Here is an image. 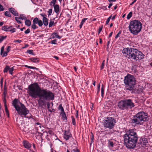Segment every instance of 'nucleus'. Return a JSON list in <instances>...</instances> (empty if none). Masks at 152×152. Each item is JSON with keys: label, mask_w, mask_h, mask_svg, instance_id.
Here are the masks:
<instances>
[{"label": "nucleus", "mask_w": 152, "mask_h": 152, "mask_svg": "<svg viewBox=\"0 0 152 152\" xmlns=\"http://www.w3.org/2000/svg\"><path fill=\"white\" fill-rule=\"evenodd\" d=\"M29 96L33 98L38 97L37 102L39 106L42 107L47 105L50 107V104L47 101L53 100L54 95L50 91L46 89H41L37 83L29 85L27 91Z\"/></svg>", "instance_id": "f257e3e1"}, {"label": "nucleus", "mask_w": 152, "mask_h": 152, "mask_svg": "<svg viewBox=\"0 0 152 152\" xmlns=\"http://www.w3.org/2000/svg\"><path fill=\"white\" fill-rule=\"evenodd\" d=\"M124 141L126 147L128 148H133L137 141L138 136L135 129H130L126 132L124 136Z\"/></svg>", "instance_id": "f03ea898"}, {"label": "nucleus", "mask_w": 152, "mask_h": 152, "mask_svg": "<svg viewBox=\"0 0 152 152\" xmlns=\"http://www.w3.org/2000/svg\"><path fill=\"white\" fill-rule=\"evenodd\" d=\"M12 104L18 114L21 117L24 116L26 117V116L29 113V111L26 107L24 104L16 99H15L12 101Z\"/></svg>", "instance_id": "7ed1b4c3"}, {"label": "nucleus", "mask_w": 152, "mask_h": 152, "mask_svg": "<svg viewBox=\"0 0 152 152\" xmlns=\"http://www.w3.org/2000/svg\"><path fill=\"white\" fill-rule=\"evenodd\" d=\"M142 24L138 20H134L130 23L129 28L131 33L134 35H137L141 31Z\"/></svg>", "instance_id": "20e7f679"}, {"label": "nucleus", "mask_w": 152, "mask_h": 152, "mask_svg": "<svg viewBox=\"0 0 152 152\" xmlns=\"http://www.w3.org/2000/svg\"><path fill=\"white\" fill-rule=\"evenodd\" d=\"M117 106L121 110H128L134 107L135 105L132 99H125L121 100L118 102Z\"/></svg>", "instance_id": "39448f33"}, {"label": "nucleus", "mask_w": 152, "mask_h": 152, "mask_svg": "<svg viewBox=\"0 0 152 152\" xmlns=\"http://www.w3.org/2000/svg\"><path fill=\"white\" fill-rule=\"evenodd\" d=\"M136 82L135 79L133 75H128L125 77L124 83L126 88L127 90H133L136 84Z\"/></svg>", "instance_id": "423d86ee"}, {"label": "nucleus", "mask_w": 152, "mask_h": 152, "mask_svg": "<svg viewBox=\"0 0 152 152\" xmlns=\"http://www.w3.org/2000/svg\"><path fill=\"white\" fill-rule=\"evenodd\" d=\"M147 114L144 112H140L134 116L132 123L136 124H141L142 122L148 120Z\"/></svg>", "instance_id": "0eeeda50"}, {"label": "nucleus", "mask_w": 152, "mask_h": 152, "mask_svg": "<svg viewBox=\"0 0 152 152\" xmlns=\"http://www.w3.org/2000/svg\"><path fill=\"white\" fill-rule=\"evenodd\" d=\"M128 57L129 59L137 61L143 58L144 55L141 52L136 49L133 48L131 54Z\"/></svg>", "instance_id": "6e6552de"}, {"label": "nucleus", "mask_w": 152, "mask_h": 152, "mask_svg": "<svg viewBox=\"0 0 152 152\" xmlns=\"http://www.w3.org/2000/svg\"><path fill=\"white\" fill-rule=\"evenodd\" d=\"M116 122L114 118L109 117L106 118V119L104 120V126L105 128L111 129L114 127Z\"/></svg>", "instance_id": "1a4fd4ad"}, {"label": "nucleus", "mask_w": 152, "mask_h": 152, "mask_svg": "<svg viewBox=\"0 0 152 152\" xmlns=\"http://www.w3.org/2000/svg\"><path fill=\"white\" fill-rule=\"evenodd\" d=\"M133 48H124L122 51V52L124 54H125L126 55L125 56L126 57L129 56V55L131 54Z\"/></svg>", "instance_id": "9d476101"}, {"label": "nucleus", "mask_w": 152, "mask_h": 152, "mask_svg": "<svg viewBox=\"0 0 152 152\" xmlns=\"http://www.w3.org/2000/svg\"><path fill=\"white\" fill-rule=\"evenodd\" d=\"M147 143V140L146 138H141L140 140L138 142L142 147H145L146 146Z\"/></svg>", "instance_id": "9b49d317"}, {"label": "nucleus", "mask_w": 152, "mask_h": 152, "mask_svg": "<svg viewBox=\"0 0 152 152\" xmlns=\"http://www.w3.org/2000/svg\"><path fill=\"white\" fill-rule=\"evenodd\" d=\"M72 134L69 131L65 130L64 134V138L66 140L69 139V138L72 137Z\"/></svg>", "instance_id": "f8f14e48"}, {"label": "nucleus", "mask_w": 152, "mask_h": 152, "mask_svg": "<svg viewBox=\"0 0 152 152\" xmlns=\"http://www.w3.org/2000/svg\"><path fill=\"white\" fill-rule=\"evenodd\" d=\"M23 144L24 147L28 149H30L31 145L27 141L24 140L23 142Z\"/></svg>", "instance_id": "ddd939ff"}, {"label": "nucleus", "mask_w": 152, "mask_h": 152, "mask_svg": "<svg viewBox=\"0 0 152 152\" xmlns=\"http://www.w3.org/2000/svg\"><path fill=\"white\" fill-rule=\"evenodd\" d=\"M9 10L15 16H18V13L13 8H9Z\"/></svg>", "instance_id": "4468645a"}, {"label": "nucleus", "mask_w": 152, "mask_h": 152, "mask_svg": "<svg viewBox=\"0 0 152 152\" xmlns=\"http://www.w3.org/2000/svg\"><path fill=\"white\" fill-rule=\"evenodd\" d=\"M12 26H4L2 28V29L5 31H11V28Z\"/></svg>", "instance_id": "2eb2a0df"}, {"label": "nucleus", "mask_w": 152, "mask_h": 152, "mask_svg": "<svg viewBox=\"0 0 152 152\" xmlns=\"http://www.w3.org/2000/svg\"><path fill=\"white\" fill-rule=\"evenodd\" d=\"M54 9L55 12L57 14H58L59 12L60 8L58 4H56L54 6Z\"/></svg>", "instance_id": "dca6fc26"}, {"label": "nucleus", "mask_w": 152, "mask_h": 152, "mask_svg": "<svg viewBox=\"0 0 152 152\" xmlns=\"http://www.w3.org/2000/svg\"><path fill=\"white\" fill-rule=\"evenodd\" d=\"M108 145L109 147H113L114 146V144L115 143V141H113L111 139L108 140Z\"/></svg>", "instance_id": "f3484780"}, {"label": "nucleus", "mask_w": 152, "mask_h": 152, "mask_svg": "<svg viewBox=\"0 0 152 152\" xmlns=\"http://www.w3.org/2000/svg\"><path fill=\"white\" fill-rule=\"evenodd\" d=\"M42 20L43 23L45 26H47L48 24V19L46 17L43 18Z\"/></svg>", "instance_id": "a211bd4d"}, {"label": "nucleus", "mask_w": 152, "mask_h": 152, "mask_svg": "<svg viewBox=\"0 0 152 152\" xmlns=\"http://www.w3.org/2000/svg\"><path fill=\"white\" fill-rule=\"evenodd\" d=\"M4 103V106L5 107V111L6 112V114L7 115L8 117H9V114L8 110L7 109V106L6 104V101H5V100H4V101H3Z\"/></svg>", "instance_id": "6ab92c4d"}, {"label": "nucleus", "mask_w": 152, "mask_h": 152, "mask_svg": "<svg viewBox=\"0 0 152 152\" xmlns=\"http://www.w3.org/2000/svg\"><path fill=\"white\" fill-rule=\"evenodd\" d=\"M29 60L31 61L36 63L39 61V59L38 58H29Z\"/></svg>", "instance_id": "aec40b11"}, {"label": "nucleus", "mask_w": 152, "mask_h": 152, "mask_svg": "<svg viewBox=\"0 0 152 152\" xmlns=\"http://www.w3.org/2000/svg\"><path fill=\"white\" fill-rule=\"evenodd\" d=\"M60 115H61L62 119L63 120H66L67 119V117L65 112L61 113Z\"/></svg>", "instance_id": "412c9836"}, {"label": "nucleus", "mask_w": 152, "mask_h": 152, "mask_svg": "<svg viewBox=\"0 0 152 152\" xmlns=\"http://www.w3.org/2000/svg\"><path fill=\"white\" fill-rule=\"evenodd\" d=\"M87 19L88 18H84L82 20L81 22L79 25V27L80 28H82L83 24Z\"/></svg>", "instance_id": "4be33fe9"}, {"label": "nucleus", "mask_w": 152, "mask_h": 152, "mask_svg": "<svg viewBox=\"0 0 152 152\" xmlns=\"http://www.w3.org/2000/svg\"><path fill=\"white\" fill-rule=\"evenodd\" d=\"M31 22L30 20H27L26 19V20L25 21V24L26 26H31Z\"/></svg>", "instance_id": "5701e85b"}, {"label": "nucleus", "mask_w": 152, "mask_h": 152, "mask_svg": "<svg viewBox=\"0 0 152 152\" xmlns=\"http://www.w3.org/2000/svg\"><path fill=\"white\" fill-rule=\"evenodd\" d=\"M20 19L22 20H26V17L25 16L24 14H20L19 16L18 17Z\"/></svg>", "instance_id": "b1692460"}, {"label": "nucleus", "mask_w": 152, "mask_h": 152, "mask_svg": "<svg viewBox=\"0 0 152 152\" xmlns=\"http://www.w3.org/2000/svg\"><path fill=\"white\" fill-rule=\"evenodd\" d=\"M56 0H52L50 3V6H53L55 5V4L56 2Z\"/></svg>", "instance_id": "393cba45"}, {"label": "nucleus", "mask_w": 152, "mask_h": 152, "mask_svg": "<svg viewBox=\"0 0 152 152\" xmlns=\"http://www.w3.org/2000/svg\"><path fill=\"white\" fill-rule=\"evenodd\" d=\"M54 24H55V23H54V21L53 20H51L49 24V27H51L53 26L54 25Z\"/></svg>", "instance_id": "a878e982"}, {"label": "nucleus", "mask_w": 152, "mask_h": 152, "mask_svg": "<svg viewBox=\"0 0 152 152\" xmlns=\"http://www.w3.org/2000/svg\"><path fill=\"white\" fill-rule=\"evenodd\" d=\"M39 20L38 18H35L33 20V23L35 24H37Z\"/></svg>", "instance_id": "bb28decb"}, {"label": "nucleus", "mask_w": 152, "mask_h": 152, "mask_svg": "<svg viewBox=\"0 0 152 152\" xmlns=\"http://www.w3.org/2000/svg\"><path fill=\"white\" fill-rule=\"evenodd\" d=\"M58 109L59 110H61V113L64 112V109L61 104L59 105Z\"/></svg>", "instance_id": "cd10ccee"}, {"label": "nucleus", "mask_w": 152, "mask_h": 152, "mask_svg": "<svg viewBox=\"0 0 152 152\" xmlns=\"http://www.w3.org/2000/svg\"><path fill=\"white\" fill-rule=\"evenodd\" d=\"M7 91H4V92H3V101H4V100H5V101H6V95L7 94Z\"/></svg>", "instance_id": "c85d7f7f"}, {"label": "nucleus", "mask_w": 152, "mask_h": 152, "mask_svg": "<svg viewBox=\"0 0 152 152\" xmlns=\"http://www.w3.org/2000/svg\"><path fill=\"white\" fill-rule=\"evenodd\" d=\"M4 15L5 16L9 17H11V15L10 14V12L8 11H6L5 12Z\"/></svg>", "instance_id": "c756f323"}, {"label": "nucleus", "mask_w": 152, "mask_h": 152, "mask_svg": "<svg viewBox=\"0 0 152 152\" xmlns=\"http://www.w3.org/2000/svg\"><path fill=\"white\" fill-rule=\"evenodd\" d=\"M9 69H10L9 66H7L4 69V70L3 71L5 73L7 72Z\"/></svg>", "instance_id": "7c9ffc66"}, {"label": "nucleus", "mask_w": 152, "mask_h": 152, "mask_svg": "<svg viewBox=\"0 0 152 152\" xmlns=\"http://www.w3.org/2000/svg\"><path fill=\"white\" fill-rule=\"evenodd\" d=\"M132 12H130L127 15V18L128 19H129L132 16Z\"/></svg>", "instance_id": "2f4dec72"}, {"label": "nucleus", "mask_w": 152, "mask_h": 152, "mask_svg": "<svg viewBox=\"0 0 152 152\" xmlns=\"http://www.w3.org/2000/svg\"><path fill=\"white\" fill-rule=\"evenodd\" d=\"M7 37V36H1L0 38V43L4 39Z\"/></svg>", "instance_id": "473e14b6"}, {"label": "nucleus", "mask_w": 152, "mask_h": 152, "mask_svg": "<svg viewBox=\"0 0 152 152\" xmlns=\"http://www.w3.org/2000/svg\"><path fill=\"white\" fill-rule=\"evenodd\" d=\"M72 119V122L73 125H75L76 124L75 120V118L73 117V116L71 117Z\"/></svg>", "instance_id": "72a5a7b5"}, {"label": "nucleus", "mask_w": 152, "mask_h": 152, "mask_svg": "<svg viewBox=\"0 0 152 152\" xmlns=\"http://www.w3.org/2000/svg\"><path fill=\"white\" fill-rule=\"evenodd\" d=\"M48 16H49L50 15H51L52 12V9H49L48 11Z\"/></svg>", "instance_id": "f704fd0d"}, {"label": "nucleus", "mask_w": 152, "mask_h": 152, "mask_svg": "<svg viewBox=\"0 0 152 152\" xmlns=\"http://www.w3.org/2000/svg\"><path fill=\"white\" fill-rule=\"evenodd\" d=\"M27 52L28 53L34 55V53H33V50H29L27 51Z\"/></svg>", "instance_id": "c9c22d12"}, {"label": "nucleus", "mask_w": 152, "mask_h": 152, "mask_svg": "<svg viewBox=\"0 0 152 152\" xmlns=\"http://www.w3.org/2000/svg\"><path fill=\"white\" fill-rule=\"evenodd\" d=\"M53 33H54V36H55V37L59 39H60L61 38V37L59 36L58 35L57 33H55V32H54Z\"/></svg>", "instance_id": "e433bc0d"}, {"label": "nucleus", "mask_w": 152, "mask_h": 152, "mask_svg": "<svg viewBox=\"0 0 152 152\" xmlns=\"http://www.w3.org/2000/svg\"><path fill=\"white\" fill-rule=\"evenodd\" d=\"M14 70V69L13 68V67H12L11 68H10V69H9V72L10 73L11 75H12V72Z\"/></svg>", "instance_id": "4c0bfd02"}, {"label": "nucleus", "mask_w": 152, "mask_h": 152, "mask_svg": "<svg viewBox=\"0 0 152 152\" xmlns=\"http://www.w3.org/2000/svg\"><path fill=\"white\" fill-rule=\"evenodd\" d=\"M15 20L17 21V22L18 23L21 24L22 23V22H21L19 20L20 19L18 17H15Z\"/></svg>", "instance_id": "58836bf2"}, {"label": "nucleus", "mask_w": 152, "mask_h": 152, "mask_svg": "<svg viewBox=\"0 0 152 152\" xmlns=\"http://www.w3.org/2000/svg\"><path fill=\"white\" fill-rule=\"evenodd\" d=\"M71 152H79L77 148L72 149L71 151Z\"/></svg>", "instance_id": "ea45409f"}, {"label": "nucleus", "mask_w": 152, "mask_h": 152, "mask_svg": "<svg viewBox=\"0 0 152 152\" xmlns=\"http://www.w3.org/2000/svg\"><path fill=\"white\" fill-rule=\"evenodd\" d=\"M37 23L39 26H41L43 25V23L41 20H39Z\"/></svg>", "instance_id": "a19ab883"}, {"label": "nucleus", "mask_w": 152, "mask_h": 152, "mask_svg": "<svg viewBox=\"0 0 152 152\" xmlns=\"http://www.w3.org/2000/svg\"><path fill=\"white\" fill-rule=\"evenodd\" d=\"M104 61H105V60H104L103 61V62L102 64V65L101 66V67H100V69L101 70L102 69L104 68Z\"/></svg>", "instance_id": "79ce46f5"}, {"label": "nucleus", "mask_w": 152, "mask_h": 152, "mask_svg": "<svg viewBox=\"0 0 152 152\" xmlns=\"http://www.w3.org/2000/svg\"><path fill=\"white\" fill-rule=\"evenodd\" d=\"M111 17H112V15L110 16L107 19L106 21V24H108L111 18Z\"/></svg>", "instance_id": "37998d69"}, {"label": "nucleus", "mask_w": 152, "mask_h": 152, "mask_svg": "<svg viewBox=\"0 0 152 152\" xmlns=\"http://www.w3.org/2000/svg\"><path fill=\"white\" fill-rule=\"evenodd\" d=\"M31 28L33 29H35L37 28L38 27L36 26L35 24H33L31 26Z\"/></svg>", "instance_id": "c03bdc74"}, {"label": "nucleus", "mask_w": 152, "mask_h": 152, "mask_svg": "<svg viewBox=\"0 0 152 152\" xmlns=\"http://www.w3.org/2000/svg\"><path fill=\"white\" fill-rule=\"evenodd\" d=\"M57 42V39H55L51 41V43L52 44H56Z\"/></svg>", "instance_id": "a18cd8bd"}, {"label": "nucleus", "mask_w": 152, "mask_h": 152, "mask_svg": "<svg viewBox=\"0 0 152 152\" xmlns=\"http://www.w3.org/2000/svg\"><path fill=\"white\" fill-rule=\"evenodd\" d=\"M121 33V31H119L118 33L116 35L115 37V39H117L119 36L120 34Z\"/></svg>", "instance_id": "49530a36"}, {"label": "nucleus", "mask_w": 152, "mask_h": 152, "mask_svg": "<svg viewBox=\"0 0 152 152\" xmlns=\"http://www.w3.org/2000/svg\"><path fill=\"white\" fill-rule=\"evenodd\" d=\"M4 46H2L1 48V49L0 54H1V55H2L3 53L4 52Z\"/></svg>", "instance_id": "de8ad7c7"}, {"label": "nucleus", "mask_w": 152, "mask_h": 152, "mask_svg": "<svg viewBox=\"0 0 152 152\" xmlns=\"http://www.w3.org/2000/svg\"><path fill=\"white\" fill-rule=\"evenodd\" d=\"M7 52H3L2 54V57H5L7 56Z\"/></svg>", "instance_id": "09e8293b"}, {"label": "nucleus", "mask_w": 152, "mask_h": 152, "mask_svg": "<svg viewBox=\"0 0 152 152\" xmlns=\"http://www.w3.org/2000/svg\"><path fill=\"white\" fill-rule=\"evenodd\" d=\"M30 29L29 28H28L24 32L26 34H28L30 33Z\"/></svg>", "instance_id": "8fccbe9b"}, {"label": "nucleus", "mask_w": 152, "mask_h": 152, "mask_svg": "<svg viewBox=\"0 0 152 152\" xmlns=\"http://www.w3.org/2000/svg\"><path fill=\"white\" fill-rule=\"evenodd\" d=\"M101 94L102 96H103L104 94V89L103 87L101 88Z\"/></svg>", "instance_id": "3c124183"}, {"label": "nucleus", "mask_w": 152, "mask_h": 152, "mask_svg": "<svg viewBox=\"0 0 152 152\" xmlns=\"http://www.w3.org/2000/svg\"><path fill=\"white\" fill-rule=\"evenodd\" d=\"M11 47L10 46H8L7 48V52L8 53L10 51V48Z\"/></svg>", "instance_id": "603ef678"}, {"label": "nucleus", "mask_w": 152, "mask_h": 152, "mask_svg": "<svg viewBox=\"0 0 152 152\" xmlns=\"http://www.w3.org/2000/svg\"><path fill=\"white\" fill-rule=\"evenodd\" d=\"M16 31V29L15 28H13L12 29L11 28V31H11V33H13L15 31Z\"/></svg>", "instance_id": "864d4df0"}, {"label": "nucleus", "mask_w": 152, "mask_h": 152, "mask_svg": "<svg viewBox=\"0 0 152 152\" xmlns=\"http://www.w3.org/2000/svg\"><path fill=\"white\" fill-rule=\"evenodd\" d=\"M102 27H103L102 26H101L100 27H99V32H98V34H99L100 33V32L102 30Z\"/></svg>", "instance_id": "5fc2aeb1"}, {"label": "nucleus", "mask_w": 152, "mask_h": 152, "mask_svg": "<svg viewBox=\"0 0 152 152\" xmlns=\"http://www.w3.org/2000/svg\"><path fill=\"white\" fill-rule=\"evenodd\" d=\"M4 10V8L0 4V11H3Z\"/></svg>", "instance_id": "6e6d98bb"}, {"label": "nucleus", "mask_w": 152, "mask_h": 152, "mask_svg": "<svg viewBox=\"0 0 152 152\" xmlns=\"http://www.w3.org/2000/svg\"><path fill=\"white\" fill-rule=\"evenodd\" d=\"M21 42H22V41L21 40H19V39L15 40L14 41V42H18L19 43H20Z\"/></svg>", "instance_id": "4d7b16f0"}, {"label": "nucleus", "mask_w": 152, "mask_h": 152, "mask_svg": "<svg viewBox=\"0 0 152 152\" xmlns=\"http://www.w3.org/2000/svg\"><path fill=\"white\" fill-rule=\"evenodd\" d=\"M3 78H1V81H0V83H1V86L2 87V85H3Z\"/></svg>", "instance_id": "13d9d810"}, {"label": "nucleus", "mask_w": 152, "mask_h": 152, "mask_svg": "<svg viewBox=\"0 0 152 152\" xmlns=\"http://www.w3.org/2000/svg\"><path fill=\"white\" fill-rule=\"evenodd\" d=\"M55 36H54V33L52 34L51 36V39H53L55 38Z\"/></svg>", "instance_id": "bf43d9fd"}, {"label": "nucleus", "mask_w": 152, "mask_h": 152, "mask_svg": "<svg viewBox=\"0 0 152 152\" xmlns=\"http://www.w3.org/2000/svg\"><path fill=\"white\" fill-rule=\"evenodd\" d=\"M98 91H97V93L99 92L100 90V84H99L98 87Z\"/></svg>", "instance_id": "052dcab7"}, {"label": "nucleus", "mask_w": 152, "mask_h": 152, "mask_svg": "<svg viewBox=\"0 0 152 152\" xmlns=\"http://www.w3.org/2000/svg\"><path fill=\"white\" fill-rule=\"evenodd\" d=\"M29 68L31 69H37V68L35 67L31 66H29Z\"/></svg>", "instance_id": "680f3d73"}, {"label": "nucleus", "mask_w": 152, "mask_h": 152, "mask_svg": "<svg viewBox=\"0 0 152 152\" xmlns=\"http://www.w3.org/2000/svg\"><path fill=\"white\" fill-rule=\"evenodd\" d=\"M41 15L43 17H46V15L45 14H41Z\"/></svg>", "instance_id": "e2e57ef3"}, {"label": "nucleus", "mask_w": 152, "mask_h": 152, "mask_svg": "<svg viewBox=\"0 0 152 152\" xmlns=\"http://www.w3.org/2000/svg\"><path fill=\"white\" fill-rule=\"evenodd\" d=\"M113 5V4L112 3H110L109 4V5L108 6V7L109 8H110Z\"/></svg>", "instance_id": "0e129e2a"}, {"label": "nucleus", "mask_w": 152, "mask_h": 152, "mask_svg": "<svg viewBox=\"0 0 152 152\" xmlns=\"http://www.w3.org/2000/svg\"><path fill=\"white\" fill-rule=\"evenodd\" d=\"M29 46L28 45V44H26L25 45L24 47L22 48H27Z\"/></svg>", "instance_id": "69168bd1"}, {"label": "nucleus", "mask_w": 152, "mask_h": 152, "mask_svg": "<svg viewBox=\"0 0 152 152\" xmlns=\"http://www.w3.org/2000/svg\"><path fill=\"white\" fill-rule=\"evenodd\" d=\"M113 32H111L110 33V34H109L108 37H111L112 36V35L113 34Z\"/></svg>", "instance_id": "338daca9"}, {"label": "nucleus", "mask_w": 152, "mask_h": 152, "mask_svg": "<svg viewBox=\"0 0 152 152\" xmlns=\"http://www.w3.org/2000/svg\"><path fill=\"white\" fill-rule=\"evenodd\" d=\"M54 58H56V60H58L59 59V58L58 57H57L56 56H54Z\"/></svg>", "instance_id": "774afa93"}]
</instances>
